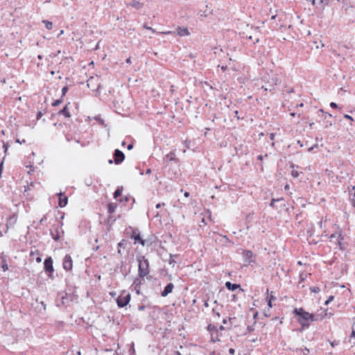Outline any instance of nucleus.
<instances>
[{
  "instance_id": "f257e3e1",
  "label": "nucleus",
  "mask_w": 355,
  "mask_h": 355,
  "mask_svg": "<svg viewBox=\"0 0 355 355\" xmlns=\"http://www.w3.org/2000/svg\"><path fill=\"white\" fill-rule=\"evenodd\" d=\"M294 314L297 316V322L302 327V330L306 329L310 327V322H313L314 314L310 313L302 308L295 309Z\"/></svg>"
},
{
  "instance_id": "f03ea898",
  "label": "nucleus",
  "mask_w": 355,
  "mask_h": 355,
  "mask_svg": "<svg viewBox=\"0 0 355 355\" xmlns=\"http://www.w3.org/2000/svg\"><path fill=\"white\" fill-rule=\"evenodd\" d=\"M261 80L263 83L261 88L265 91L271 92L275 89L276 85L279 83V80L277 75L273 73L272 71L266 73L265 75L261 78Z\"/></svg>"
},
{
  "instance_id": "7ed1b4c3",
  "label": "nucleus",
  "mask_w": 355,
  "mask_h": 355,
  "mask_svg": "<svg viewBox=\"0 0 355 355\" xmlns=\"http://www.w3.org/2000/svg\"><path fill=\"white\" fill-rule=\"evenodd\" d=\"M137 261L139 262L138 275L139 277L144 278L150 272L149 261L144 256L137 257Z\"/></svg>"
},
{
  "instance_id": "20e7f679",
  "label": "nucleus",
  "mask_w": 355,
  "mask_h": 355,
  "mask_svg": "<svg viewBox=\"0 0 355 355\" xmlns=\"http://www.w3.org/2000/svg\"><path fill=\"white\" fill-rule=\"evenodd\" d=\"M130 300V294L125 291H123L116 299V303L119 307H125Z\"/></svg>"
},
{
  "instance_id": "39448f33",
  "label": "nucleus",
  "mask_w": 355,
  "mask_h": 355,
  "mask_svg": "<svg viewBox=\"0 0 355 355\" xmlns=\"http://www.w3.org/2000/svg\"><path fill=\"white\" fill-rule=\"evenodd\" d=\"M87 83V87L92 91L98 90L101 87L100 78L98 76H91Z\"/></svg>"
},
{
  "instance_id": "423d86ee",
  "label": "nucleus",
  "mask_w": 355,
  "mask_h": 355,
  "mask_svg": "<svg viewBox=\"0 0 355 355\" xmlns=\"http://www.w3.org/2000/svg\"><path fill=\"white\" fill-rule=\"evenodd\" d=\"M16 221V218L13 216L12 217H10L7 220V223L5 224L3 221V218L0 217V236L3 235V233H6L8 228L9 224H13Z\"/></svg>"
},
{
  "instance_id": "0eeeda50",
  "label": "nucleus",
  "mask_w": 355,
  "mask_h": 355,
  "mask_svg": "<svg viewBox=\"0 0 355 355\" xmlns=\"http://www.w3.org/2000/svg\"><path fill=\"white\" fill-rule=\"evenodd\" d=\"M130 238L132 239H134L135 244L139 243L143 246L145 245L146 242L143 239H141L140 232L137 229H132V234L130 235Z\"/></svg>"
},
{
  "instance_id": "6e6552de",
  "label": "nucleus",
  "mask_w": 355,
  "mask_h": 355,
  "mask_svg": "<svg viewBox=\"0 0 355 355\" xmlns=\"http://www.w3.org/2000/svg\"><path fill=\"white\" fill-rule=\"evenodd\" d=\"M329 238L331 240L335 239H336L335 243L339 247V249L341 250H344V248H343V243H342V241L344 239V237L343 236V235L341 234L340 232H336L334 234H332Z\"/></svg>"
},
{
  "instance_id": "1a4fd4ad",
  "label": "nucleus",
  "mask_w": 355,
  "mask_h": 355,
  "mask_svg": "<svg viewBox=\"0 0 355 355\" xmlns=\"http://www.w3.org/2000/svg\"><path fill=\"white\" fill-rule=\"evenodd\" d=\"M63 268L67 271L71 270L73 268V261L69 254L65 255L62 262Z\"/></svg>"
},
{
  "instance_id": "9d476101",
  "label": "nucleus",
  "mask_w": 355,
  "mask_h": 355,
  "mask_svg": "<svg viewBox=\"0 0 355 355\" xmlns=\"http://www.w3.org/2000/svg\"><path fill=\"white\" fill-rule=\"evenodd\" d=\"M114 163L115 164H120L121 163H122L125 159V155L124 153L119 150V149H116L114 152Z\"/></svg>"
},
{
  "instance_id": "9b49d317",
  "label": "nucleus",
  "mask_w": 355,
  "mask_h": 355,
  "mask_svg": "<svg viewBox=\"0 0 355 355\" xmlns=\"http://www.w3.org/2000/svg\"><path fill=\"white\" fill-rule=\"evenodd\" d=\"M143 279L144 278H141V277H137L135 279L132 284V287L133 288L134 291L136 292L137 294L139 295L140 294V291H141V286L142 284V282H143Z\"/></svg>"
},
{
  "instance_id": "f8f14e48",
  "label": "nucleus",
  "mask_w": 355,
  "mask_h": 355,
  "mask_svg": "<svg viewBox=\"0 0 355 355\" xmlns=\"http://www.w3.org/2000/svg\"><path fill=\"white\" fill-rule=\"evenodd\" d=\"M207 329L211 334V341L213 343L218 341L219 340L218 338H216V339L214 338V334H216L218 333V327L214 324H210L208 325Z\"/></svg>"
},
{
  "instance_id": "ddd939ff",
  "label": "nucleus",
  "mask_w": 355,
  "mask_h": 355,
  "mask_svg": "<svg viewBox=\"0 0 355 355\" xmlns=\"http://www.w3.org/2000/svg\"><path fill=\"white\" fill-rule=\"evenodd\" d=\"M44 270L46 272H53V260H52L51 257H48L44 260Z\"/></svg>"
},
{
  "instance_id": "4468645a",
  "label": "nucleus",
  "mask_w": 355,
  "mask_h": 355,
  "mask_svg": "<svg viewBox=\"0 0 355 355\" xmlns=\"http://www.w3.org/2000/svg\"><path fill=\"white\" fill-rule=\"evenodd\" d=\"M59 196L58 205L60 207H64L68 202V198L62 193H58Z\"/></svg>"
},
{
  "instance_id": "2eb2a0df",
  "label": "nucleus",
  "mask_w": 355,
  "mask_h": 355,
  "mask_svg": "<svg viewBox=\"0 0 355 355\" xmlns=\"http://www.w3.org/2000/svg\"><path fill=\"white\" fill-rule=\"evenodd\" d=\"M174 288V285L172 283H168L164 288V291L161 293L162 297L167 296L169 293H172Z\"/></svg>"
},
{
  "instance_id": "dca6fc26",
  "label": "nucleus",
  "mask_w": 355,
  "mask_h": 355,
  "mask_svg": "<svg viewBox=\"0 0 355 355\" xmlns=\"http://www.w3.org/2000/svg\"><path fill=\"white\" fill-rule=\"evenodd\" d=\"M176 33L178 35H179L180 37L187 36V35H189V34H190L188 28H185V27H178L176 29Z\"/></svg>"
},
{
  "instance_id": "f3484780",
  "label": "nucleus",
  "mask_w": 355,
  "mask_h": 355,
  "mask_svg": "<svg viewBox=\"0 0 355 355\" xmlns=\"http://www.w3.org/2000/svg\"><path fill=\"white\" fill-rule=\"evenodd\" d=\"M253 257V252L251 250H245L243 252V258L245 262L250 263L253 261L252 259Z\"/></svg>"
},
{
  "instance_id": "a211bd4d",
  "label": "nucleus",
  "mask_w": 355,
  "mask_h": 355,
  "mask_svg": "<svg viewBox=\"0 0 355 355\" xmlns=\"http://www.w3.org/2000/svg\"><path fill=\"white\" fill-rule=\"evenodd\" d=\"M60 227L58 226L54 231H51V236L55 241H58L60 238Z\"/></svg>"
},
{
  "instance_id": "6ab92c4d",
  "label": "nucleus",
  "mask_w": 355,
  "mask_h": 355,
  "mask_svg": "<svg viewBox=\"0 0 355 355\" xmlns=\"http://www.w3.org/2000/svg\"><path fill=\"white\" fill-rule=\"evenodd\" d=\"M327 315V310H324L321 313L314 314L313 322L322 320Z\"/></svg>"
},
{
  "instance_id": "aec40b11",
  "label": "nucleus",
  "mask_w": 355,
  "mask_h": 355,
  "mask_svg": "<svg viewBox=\"0 0 355 355\" xmlns=\"http://www.w3.org/2000/svg\"><path fill=\"white\" fill-rule=\"evenodd\" d=\"M59 115H64L67 118H69L71 116V114L68 109V105H66L60 111L58 112Z\"/></svg>"
},
{
  "instance_id": "412c9836",
  "label": "nucleus",
  "mask_w": 355,
  "mask_h": 355,
  "mask_svg": "<svg viewBox=\"0 0 355 355\" xmlns=\"http://www.w3.org/2000/svg\"><path fill=\"white\" fill-rule=\"evenodd\" d=\"M225 287L230 290V291H235L236 289H237L238 288L240 287V285L239 284H232L230 282H227L225 283Z\"/></svg>"
},
{
  "instance_id": "4be33fe9",
  "label": "nucleus",
  "mask_w": 355,
  "mask_h": 355,
  "mask_svg": "<svg viewBox=\"0 0 355 355\" xmlns=\"http://www.w3.org/2000/svg\"><path fill=\"white\" fill-rule=\"evenodd\" d=\"M164 160H165V159H168V160H169V161H173V162H177V161H178V159H176V157H175V153H174L173 151H171V152H170L169 153H168V154L165 156V157H164Z\"/></svg>"
},
{
  "instance_id": "5701e85b",
  "label": "nucleus",
  "mask_w": 355,
  "mask_h": 355,
  "mask_svg": "<svg viewBox=\"0 0 355 355\" xmlns=\"http://www.w3.org/2000/svg\"><path fill=\"white\" fill-rule=\"evenodd\" d=\"M130 5L136 9H139L142 6L140 2L136 0H132Z\"/></svg>"
},
{
  "instance_id": "b1692460",
  "label": "nucleus",
  "mask_w": 355,
  "mask_h": 355,
  "mask_svg": "<svg viewBox=\"0 0 355 355\" xmlns=\"http://www.w3.org/2000/svg\"><path fill=\"white\" fill-rule=\"evenodd\" d=\"M331 0H318V5L322 9L329 3Z\"/></svg>"
},
{
  "instance_id": "393cba45",
  "label": "nucleus",
  "mask_w": 355,
  "mask_h": 355,
  "mask_svg": "<svg viewBox=\"0 0 355 355\" xmlns=\"http://www.w3.org/2000/svg\"><path fill=\"white\" fill-rule=\"evenodd\" d=\"M116 204H114V203H110L108 205V212L110 214H112L115 211L116 209Z\"/></svg>"
},
{
  "instance_id": "a878e982",
  "label": "nucleus",
  "mask_w": 355,
  "mask_h": 355,
  "mask_svg": "<svg viewBox=\"0 0 355 355\" xmlns=\"http://www.w3.org/2000/svg\"><path fill=\"white\" fill-rule=\"evenodd\" d=\"M122 191H123V187H118V188L115 190V191H114V198L115 199H116L119 196H120L121 195V193H122Z\"/></svg>"
},
{
  "instance_id": "bb28decb",
  "label": "nucleus",
  "mask_w": 355,
  "mask_h": 355,
  "mask_svg": "<svg viewBox=\"0 0 355 355\" xmlns=\"http://www.w3.org/2000/svg\"><path fill=\"white\" fill-rule=\"evenodd\" d=\"M42 22L45 24V27L48 30H51L53 28V23L48 20H43Z\"/></svg>"
},
{
  "instance_id": "cd10ccee",
  "label": "nucleus",
  "mask_w": 355,
  "mask_h": 355,
  "mask_svg": "<svg viewBox=\"0 0 355 355\" xmlns=\"http://www.w3.org/2000/svg\"><path fill=\"white\" fill-rule=\"evenodd\" d=\"M62 103V98L60 97V99L55 100L54 102L52 103V106H53V107L58 106Z\"/></svg>"
},
{
  "instance_id": "c85d7f7f",
  "label": "nucleus",
  "mask_w": 355,
  "mask_h": 355,
  "mask_svg": "<svg viewBox=\"0 0 355 355\" xmlns=\"http://www.w3.org/2000/svg\"><path fill=\"white\" fill-rule=\"evenodd\" d=\"M310 291L314 293H318L320 291V288L318 286H313L310 288Z\"/></svg>"
},
{
  "instance_id": "c756f323",
  "label": "nucleus",
  "mask_w": 355,
  "mask_h": 355,
  "mask_svg": "<svg viewBox=\"0 0 355 355\" xmlns=\"http://www.w3.org/2000/svg\"><path fill=\"white\" fill-rule=\"evenodd\" d=\"M283 198H277V199H275V198H272L271 200V202L270 203V206L272 207H275V202H277V201H280V200H282Z\"/></svg>"
},
{
  "instance_id": "7c9ffc66",
  "label": "nucleus",
  "mask_w": 355,
  "mask_h": 355,
  "mask_svg": "<svg viewBox=\"0 0 355 355\" xmlns=\"http://www.w3.org/2000/svg\"><path fill=\"white\" fill-rule=\"evenodd\" d=\"M291 175L294 178H297L299 177L300 175V172H298L297 171L293 169L291 171Z\"/></svg>"
},
{
  "instance_id": "2f4dec72",
  "label": "nucleus",
  "mask_w": 355,
  "mask_h": 355,
  "mask_svg": "<svg viewBox=\"0 0 355 355\" xmlns=\"http://www.w3.org/2000/svg\"><path fill=\"white\" fill-rule=\"evenodd\" d=\"M68 90H69V88H68L67 86H64V87H62V95H61L62 98H63L66 95V94L68 92Z\"/></svg>"
},
{
  "instance_id": "473e14b6",
  "label": "nucleus",
  "mask_w": 355,
  "mask_h": 355,
  "mask_svg": "<svg viewBox=\"0 0 355 355\" xmlns=\"http://www.w3.org/2000/svg\"><path fill=\"white\" fill-rule=\"evenodd\" d=\"M246 37H247L248 40H250L252 41V42H253L254 44H256L257 42H258L259 41V38H256V39L253 40V38H252V35H246Z\"/></svg>"
},
{
  "instance_id": "72a5a7b5",
  "label": "nucleus",
  "mask_w": 355,
  "mask_h": 355,
  "mask_svg": "<svg viewBox=\"0 0 355 355\" xmlns=\"http://www.w3.org/2000/svg\"><path fill=\"white\" fill-rule=\"evenodd\" d=\"M352 190L354 191V196H353V198L352 200V204L353 207H355V186H352Z\"/></svg>"
},
{
  "instance_id": "f704fd0d",
  "label": "nucleus",
  "mask_w": 355,
  "mask_h": 355,
  "mask_svg": "<svg viewBox=\"0 0 355 355\" xmlns=\"http://www.w3.org/2000/svg\"><path fill=\"white\" fill-rule=\"evenodd\" d=\"M334 299V297L333 295H330L329 298L325 301L324 304L328 305Z\"/></svg>"
},
{
  "instance_id": "c9c22d12",
  "label": "nucleus",
  "mask_w": 355,
  "mask_h": 355,
  "mask_svg": "<svg viewBox=\"0 0 355 355\" xmlns=\"http://www.w3.org/2000/svg\"><path fill=\"white\" fill-rule=\"evenodd\" d=\"M267 294H268V290H267ZM266 300H270V301H272L275 300V297L272 295V293L266 297Z\"/></svg>"
},
{
  "instance_id": "e433bc0d",
  "label": "nucleus",
  "mask_w": 355,
  "mask_h": 355,
  "mask_svg": "<svg viewBox=\"0 0 355 355\" xmlns=\"http://www.w3.org/2000/svg\"><path fill=\"white\" fill-rule=\"evenodd\" d=\"M318 148V144H315L313 146L309 148L308 151L309 152H312L315 148Z\"/></svg>"
},
{
  "instance_id": "4c0bfd02",
  "label": "nucleus",
  "mask_w": 355,
  "mask_h": 355,
  "mask_svg": "<svg viewBox=\"0 0 355 355\" xmlns=\"http://www.w3.org/2000/svg\"><path fill=\"white\" fill-rule=\"evenodd\" d=\"M212 313H213L214 315H217L218 318L220 317V313H219L218 311H216V309H212Z\"/></svg>"
},
{
  "instance_id": "58836bf2",
  "label": "nucleus",
  "mask_w": 355,
  "mask_h": 355,
  "mask_svg": "<svg viewBox=\"0 0 355 355\" xmlns=\"http://www.w3.org/2000/svg\"><path fill=\"white\" fill-rule=\"evenodd\" d=\"M135 352V348H134V343H132V348L130 349V354L132 355Z\"/></svg>"
},
{
  "instance_id": "ea45409f",
  "label": "nucleus",
  "mask_w": 355,
  "mask_h": 355,
  "mask_svg": "<svg viewBox=\"0 0 355 355\" xmlns=\"http://www.w3.org/2000/svg\"><path fill=\"white\" fill-rule=\"evenodd\" d=\"M43 115V113L41 111H39L37 113V119L39 120Z\"/></svg>"
},
{
  "instance_id": "a19ab883",
  "label": "nucleus",
  "mask_w": 355,
  "mask_h": 355,
  "mask_svg": "<svg viewBox=\"0 0 355 355\" xmlns=\"http://www.w3.org/2000/svg\"><path fill=\"white\" fill-rule=\"evenodd\" d=\"M330 107L331 108H338V105L336 103H334V102H331L330 103Z\"/></svg>"
},
{
  "instance_id": "79ce46f5",
  "label": "nucleus",
  "mask_w": 355,
  "mask_h": 355,
  "mask_svg": "<svg viewBox=\"0 0 355 355\" xmlns=\"http://www.w3.org/2000/svg\"><path fill=\"white\" fill-rule=\"evenodd\" d=\"M125 241L124 239H123L122 241H121L119 243H118V246L119 247H123L124 246V243H125Z\"/></svg>"
},
{
  "instance_id": "37998d69",
  "label": "nucleus",
  "mask_w": 355,
  "mask_h": 355,
  "mask_svg": "<svg viewBox=\"0 0 355 355\" xmlns=\"http://www.w3.org/2000/svg\"><path fill=\"white\" fill-rule=\"evenodd\" d=\"M266 301L269 306L268 311H270V309L272 307V301H270V300H266Z\"/></svg>"
},
{
  "instance_id": "c03bdc74",
  "label": "nucleus",
  "mask_w": 355,
  "mask_h": 355,
  "mask_svg": "<svg viewBox=\"0 0 355 355\" xmlns=\"http://www.w3.org/2000/svg\"><path fill=\"white\" fill-rule=\"evenodd\" d=\"M344 118L349 119L352 121H354L353 118L351 116H349V114H345Z\"/></svg>"
},
{
  "instance_id": "a18cd8bd",
  "label": "nucleus",
  "mask_w": 355,
  "mask_h": 355,
  "mask_svg": "<svg viewBox=\"0 0 355 355\" xmlns=\"http://www.w3.org/2000/svg\"><path fill=\"white\" fill-rule=\"evenodd\" d=\"M223 239L226 243H230V240L227 236H223Z\"/></svg>"
},
{
  "instance_id": "49530a36",
  "label": "nucleus",
  "mask_w": 355,
  "mask_h": 355,
  "mask_svg": "<svg viewBox=\"0 0 355 355\" xmlns=\"http://www.w3.org/2000/svg\"><path fill=\"white\" fill-rule=\"evenodd\" d=\"M275 133H270V139L271 140H274L275 139Z\"/></svg>"
},
{
  "instance_id": "de8ad7c7",
  "label": "nucleus",
  "mask_w": 355,
  "mask_h": 355,
  "mask_svg": "<svg viewBox=\"0 0 355 355\" xmlns=\"http://www.w3.org/2000/svg\"><path fill=\"white\" fill-rule=\"evenodd\" d=\"M27 168H29V170L28 171V173H31V171H33V166H27Z\"/></svg>"
},
{
  "instance_id": "09e8293b",
  "label": "nucleus",
  "mask_w": 355,
  "mask_h": 355,
  "mask_svg": "<svg viewBox=\"0 0 355 355\" xmlns=\"http://www.w3.org/2000/svg\"><path fill=\"white\" fill-rule=\"evenodd\" d=\"M229 353H230V354H234L235 353V349H233V348H230V349H229Z\"/></svg>"
},
{
  "instance_id": "8fccbe9b",
  "label": "nucleus",
  "mask_w": 355,
  "mask_h": 355,
  "mask_svg": "<svg viewBox=\"0 0 355 355\" xmlns=\"http://www.w3.org/2000/svg\"><path fill=\"white\" fill-rule=\"evenodd\" d=\"M164 205H165L164 203H158V204H157V205H156V208H157V209H159V208H160L162 206H164Z\"/></svg>"
},
{
  "instance_id": "3c124183",
  "label": "nucleus",
  "mask_w": 355,
  "mask_h": 355,
  "mask_svg": "<svg viewBox=\"0 0 355 355\" xmlns=\"http://www.w3.org/2000/svg\"><path fill=\"white\" fill-rule=\"evenodd\" d=\"M132 148H133V144H128V147H127L128 150H132Z\"/></svg>"
},
{
  "instance_id": "603ef678",
  "label": "nucleus",
  "mask_w": 355,
  "mask_h": 355,
  "mask_svg": "<svg viewBox=\"0 0 355 355\" xmlns=\"http://www.w3.org/2000/svg\"><path fill=\"white\" fill-rule=\"evenodd\" d=\"M350 338H355V331L354 330H352L351 335H350Z\"/></svg>"
},
{
  "instance_id": "864d4df0",
  "label": "nucleus",
  "mask_w": 355,
  "mask_h": 355,
  "mask_svg": "<svg viewBox=\"0 0 355 355\" xmlns=\"http://www.w3.org/2000/svg\"><path fill=\"white\" fill-rule=\"evenodd\" d=\"M2 268H3V271H6V270H8V266L6 264H3L2 266Z\"/></svg>"
},
{
  "instance_id": "5fc2aeb1",
  "label": "nucleus",
  "mask_w": 355,
  "mask_h": 355,
  "mask_svg": "<svg viewBox=\"0 0 355 355\" xmlns=\"http://www.w3.org/2000/svg\"><path fill=\"white\" fill-rule=\"evenodd\" d=\"M248 331L251 332V331H254V328L252 327L248 326Z\"/></svg>"
},
{
  "instance_id": "6e6d98bb",
  "label": "nucleus",
  "mask_w": 355,
  "mask_h": 355,
  "mask_svg": "<svg viewBox=\"0 0 355 355\" xmlns=\"http://www.w3.org/2000/svg\"><path fill=\"white\" fill-rule=\"evenodd\" d=\"M311 3L313 6L318 4V0H311Z\"/></svg>"
},
{
  "instance_id": "4d7b16f0",
  "label": "nucleus",
  "mask_w": 355,
  "mask_h": 355,
  "mask_svg": "<svg viewBox=\"0 0 355 355\" xmlns=\"http://www.w3.org/2000/svg\"><path fill=\"white\" fill-rule=\"evenodd\" d=\"M268 312H269V311H268H268H266L264 312V315H265V316H266V317H269V316L270 315V313H268Z\"/></svg>"
},
{
  "instance_id": "13d9d810",
  "label": "nucleus",
  "mask_w": 355,
  "mask_h": 355,
  "mask_svg": "<svg viewBox=\"0 0 355 355\" xmlns=\"http://www.w3.org/2000/svg\"><path fill=\"white\" fill-rule=\"evenodd\" d=\"M257 159L260 161H262L263 159V156L261 155H258Z\"/></svg>"
},
{
  "instance_id": "bf43d9fd",
  "label": "nucleus",
  "mask_w": 355,
  "mask_h": 355,
  "mask_svg": "<svg viewBox=\"0 0 355 355\" xmlns=\"http://www.w3.org/2000/svg\"><path fill=\"white\" fill-rule=\"evenodd\" d=\"M16 142L19 143V144H22V143H25V142H26V141H25V139H23V140L21 141V140H19V139H17L16 140Z\"/></svg>"
},
{
  "instance_id": "052dcab7",
  "label": "nucleus",
  "mask_w": 355,
  "mask_h": 355,
  "mask_svg": "<svg viewBox=\"0 0 355 355\" xmlns=\"http://www.w3.org/2000/svg\"><path fill=\"white\" fill-rule=\"evenodd\" d=\"M184 196L187 198H188L189 196V192L188 191H185L184 193Z\"/></svg>"
},
{
  "instance_id": "680f3d73",
  "label": "nucleus",
  "mask_w": 355,
  "mask_h": 355,
  "mask_svg": "<svg viewBox=\"0 0 355 355\" xmlns=\"http://www.w3.org/2000/svg\"><path fill=\"white\" fill-rule=\"evenodd\" d=\"M151 172H152L151 169L150 168H148L146 170V174H150V173H151Z\"/></svg>"
},
{
  "instance_id": "e2e57ef3",
  "label": "nucleus",
  "mask_w": 355,
  "mask_h": 355,
  "mask_svg": "<svg viewBox=\"0 0 355 355\" xmlns=\"http://www.w3.org/2000/svg\"><path fill=\"white\" fill-rule=\"evenodd\" d=\"M46 219V216H44L41 220H40V223L42 224L45 220Z\"/></svg>"
},
{
  "instance_id": "0e129e2a",
  "label": "nucleus",
  "mask_w": 355,
  "mask_h": 355,
  "mask_svg": "<svg viewBox=\"0 0 355 355\" xmlns=\"http://www.w3.org/2000/svg\"><path fill=\"white\" fill-rule=\"evenodd\" d=\"M144 309H145L144 306H139V310H140V311H143V310H144Z\"/></svg>"
},
{
  "instance_id": "69168bd1",
  "label": "nucleus",
  "mask_w": 355,
  "mask_h": 355,
  "mask_svg": "<svg viewBox=\"0 0 355 355\" xmlns=\"http://www.w3.org/2000/svg\"><path fill=\"white\" fill-rule=\"evenodd\" d=\"M331 125V123H327L326 125H324V128H328L329 126Z\"/></svg>"
},
{
  "instance_id": "338daca9",
  "label": "nucleus",
  "mask_w": 355,
  "mask_h": 355,
  "mask_svg": "<svg viewBox=\"0 0 355 355\" xmlns=\"http://www.w3.org/2000/svg\"><path fill=\"white\" fill-rule=\"evenodd\" d=\"M144 27L145 28L148 29V30H153V29H152V28H150V27H149V26H146V25H144Z\"/></svg>"
},
{
  "instance_id": "774afa93",
  "label": "nucleus",
  "mask_w": 355,
  "mask_h": 355,
  "mask_svg": "<svg viewBox=\"0 0 355 355\" xmlns=\"http://www.w3.org/2000/svg\"><path fill=\"white\" fill-rule=\"evenodd\" d=\"M218 329H220V330H224L225 329V328H224V327L223 325H220L219 327V328H218Z\"/></svg>"
}]
</instances>
